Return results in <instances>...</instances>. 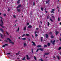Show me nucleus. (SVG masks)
<instances>
[{
	"label": "nucleus",
	"instance_id": "nucleus-1",
	"mask_svg": "<svg viewBox=\"0 0 61 61\" xmlns=\"http://www.w3.org/2000/svg\"><path fill=\"white\" fill-rule=\"evenodd\" d=\"M22 7V5H21L20 4V5H19L18 6H17L16 8H20V7Z\"/></svg>",
	"mask_w": 61,
	"mask_h": 61
},
{
	"label": "nucleus",
	"instance_id": "nucleus-2",
	"mask_svg": "<svg viewBox=\"0 0 61 61\" xmlns=\"http://www.w3.org/2000/svg\"><path fill=\"white\" fill-rule=\"evenodd\" d=\"M56 41L55 40H54V41L53 42V41H51V43H52V44L53 45H55V42Z\"/></svg>",
	"mask_w": 61,
	"mask_h": 61
},
{
	"label": "nucleus",
	"instance_id": "nucleus-3",
	"mask_svg": "<svg viewBox=\"0 0 61 61\" xmlns=\"http://www.w3.org/2000/svg\"><path fill=\"white\" fill-rule=\"evenodd\" d=\"M0 18H1V22L2 24H4V23L3 22V20H2V19H3V18L1 17H0Z\"/></svg>",
	"mask_w": 61,
	"mask_h": 61
},
{
	"label": "nucleus",
	"instance_id": "nucleus-4",
	"mask_svg": "<svg viewBox=\"0 0 61 61\" xmlns=\"http://www.w3.org/2000/svg\"><path fill=\"white\" fill-rule=\"evenodd\" d=\"M26 56L27 60H29V59H30V58H29L28 57V55H26Z\"/></svg>",
	"mask_w": 61,
	"mask_h": 61
},
{
	"label": "nucleus",
	"instance_id": "nucleus-5",
	"mask_svg": "<svg viewBox=\"0 0 61 61\" xmlns=\"http://www.w3.org/2000/svg\"><path fill=\"white\" fill-rule=\"evenodd\" d=\"M32 26H31V25H29L28 26V28H32Z\"/></svg>",
	"mask_w": 61,
	"mask_h": 61
},
{
	"label": "nucleus",
	"instance_id": "nucleus-6",
	"mask_svg": "<svg viewBox=\"0 0 61 61\" xmlns=\"http://www.w3.org/2000/svg\"><path fill=\"white\" fill-rule=\"evenodd\" d=\"M46 38H48V35H47V34H46Z\"/></svg>",
	"mask_w": 61,
	"mask_h": 61
},
{
	"label": "nucleus",
	"instance_id": "nucleus-7",
	"mask_svg": "<svg viewBox=\"0 0 61 61\" xmlns=\"http://www.w3.org/2000/svg\"><path fill=\"white\" fill-rule=\"evenodd\" d=\"M31 43H33V45L34 46H36V44H35V42H34V41H32L31 42Z\"/></svg>",
	"mask_w": 61,
	"mask_h": 61
},
{
	"label": "nucleus",
	"instance_id": "nucleus-8",
	"mask_svg": "<svg viewBox=\"0 0 61 61\" xmlns=\"http://www.w3.org/2000/svg\"><path fill=\"white\" fill-rule=\"evenodd\" d=\"M0 30L2 32V33H4V30L3 29H2V28H1L0 29Z\"/></svg>",
	"mask_w": 61,
	"mask_h": 61
},
{
	"label": "nucleus",
	"instance_id": "nucleus-9",
	"mask_svg": "<svg viewBox=\"0 0 61 61\" xmlns=\"http://www.w3.org/2000/svg\"><path fill=\"white\" fill-rule=\"evenodd\" d=\"M17 10V12H19L20 11V9H18Z\"/></svg>",
	"mask_w": 61,
	"mask_h": 61
},
{
	"label": "nucleus",
	"instance_id": "nucleus-10",
	"mask_svg": "<svg viewBox=\"0 0 61 61\" xmlns=\"http://www.w3.org/2000/svg\"><path fill=\"white\" fill-rule=\"evenodd\" d=\"M41 46L40 45H39L37 46V47H41Z\"/></svg>",
	"mask_w": 61,
	"mask_h": 61
},
{
	"label": "nucleus",
	"instance_id": "nucleus-11",
	"mask_svg": "<svg viewBox=\"0 0 61 61\" xmlns=\"http://www.w3.org/2000/svg\"><path fill=\"white\" fill-rule=\"evenodd\" d=\"M48 46H50V43H48L47 44Z\"/></svg>",
	"mask_w": 61,
	"mask_h": 61
},
{
	"label": "nucleus",
	"instance_id": "nucleus-12",
	"mask_svg": "<svg viewBox=\"0 0 61 61\" xmlns=\"http://www.w3.org/2000/svg\"><path fill=\"white\" fill-rule=\"evenodd\" d=\"M7 40H8L9 41H11V40H10V39H9V38H8L7 39Z\"/></svg>",
	"mask_w": 61,
	"mask_h": 61
},
{
	"label": "nucleus",
	"instance_id": "nucleus-13",
	"mask_svg": "<svg viewBox=\"0 0 61 61\" xmlns=\"http://www.w3.org/2000/svg\"><path fill=\"white\" fill-rule=\"evenodd\" d=\"M45 55H49V53H45Z\"/></svg>",
	"mask_w": 61,
	"mask_h": 61
},
{
	"label": "nucleus",
	"instance_id": "nucleus-14",
	"mask_svg": "<svg viewBox=\"0 0 61 61\" xmlns=\"http://www.w3.org/2000/svg\"><path fill=\"white\" fill-rule=\"evenodd\" d=\"M49 0H48V1H46V4H48L49 3Z\"/></svg>",
	"mask_w": 61,
	"mask_h": 61
},
{
	"label": "nucleus",
	"instance_id": "nucleus-15",
	"mask_svg": "<svg viewBox=\"0 0 61 61\" xmlns=\"http://www.w3.org/2000/svg\"><path fill=\"white\" fill-rule=\"evenodd\" d=\"M55 37V36L53 35H52L51 36V38H54Z\"/></svg>",
	"mask_w": 61,
	"mask_h": 61
},
{
	"label": "nucleus",
	"instance_id": "nucleus-16",
	"mask_svg": "<svg viewBox=\"0 0 61 61\" xmlns=\"http://www.w3.org/2000/svg\"><path fill=\"white\" fill-rule=\"evenodd\" d=\"M59 32L58 31H56V35H57Z\"/></svg>",
	"mask_w": 61,
	"mask_h": 61
},
{
	"label": "nucleus",
	"instance_id": "nucleus-17",
	"mask_svg": "<svg viewBox=\"0 0 61 61\" xmlns=\"http://www.w3.org/2000/svg\"><path fill=\"white\" fill-rule=\"evenodd\" d=\"M24 46H27V44L26 43H24Z\"/></svg>",
	"mask_w": 61,
	"mask_h": 61
},
{
	"label": "nucleus",
	"instance_id": "nucleus-18",
	"mask_svg": "<svg viewBox=\"0 0 61 61\" xmlns=\"http://www.w3.org/2000/svg\"><path fill=\"white\" fill-rule=\"evenodd\" d=\"M41 42H43V37H41Z\"/></svg>",
	"mask_w": 61,
	"mask_h": 61
},
{
	"label": "nucleus",
	"instance_id": "nucleus-19",
	"mask_svg": "<svg viewBox=\"0 0 61 61\" xmlns=\"http://www.w3.org/2000/svg\"><path fill=\"white\" fill-rule=\"evenodd\" d=\"M39 50H41L42 51H43V49H42L41 48H40L39 49Z\"/></svg>",
	"mask_w": 61,
	"mask_h": 61
},
{
	"label": "nucleus",
	"instance_id": "nucleus-20",
	"mask_svg": "<svg viewBox=\"0 0 61 61\" xmlns=\"http://www.w3.org/2000/svg\"><path fill=\"white\" fill-rule=\"evenodd\" d=\"M22 40H26V38H22Z\"/></svg>",
	"mask_w": 61,
	"mask_h": 61
},
{
	"label": "nucleus",
	"instance_id": "nucleus-21",
	"mask_svg": "<svg viewBox=\"0 0 61 61\" xmlns=\"http://www.w3.org/2000/svg\"><path fill=\"white\" fill-rule=\"evenodd\" d=\"M20 0H18L17 2V3L18 4H19L20 3Z\"/></svg>",
	"mask_w": 61,
	"mask_h": 61
},
{
	"label": "nucleus",
	"instance_id": "nucleus-22",
	"mask_svg": "<svg viewBox=\"0 0 61 61\" xmlns=\"http://www.w3.org/2000/svg\"><path fill=\"white\" fill-rule=\"evenodd\" d=\"M34 58L35 60H36V57L35 56H34Z\"/></svg>",
	"mask_w": 61,
	"mask_h": 61
},
{
	"label": "nucleus",
	"instance_id": "nucleus-23",
	"mask_svg": "<svg viewBox=\"0 0 61 61\" xmlns=\"http://www.w3.org/2000/svg\"><path fill=\"white\" fill-rule=\"evenodd\" d=\"M56 56L58 59H60V58L59 57V56Z\"/></svg>",
	"mask_w": 61,
	"mask_h": 61
},
{
	"label": "nucleus",
	"instance_id": "nucleus-24",
	"mask_svg": "<svg viewBox=\"0 0 61 61\" xmlns=\"http://www.w3.org/2000/svg\"><path fill=\"white\" fill-rule=\"evenodd\" d=\"M35 36H36V37L37 36H38V35L37 34H35Z\"/></svg>",
	"mask_w": 61,
	"mask_h": 61
},
{
	"label": "nucleus",
	"instance_id": "nucleus-25",
	"mask_svg": "<svg viewBox=\"0 0 61 61\" xmlns=\"http://www.w3.org/2000/svg\"><path fill=\"white\" fill-rule=\"evenodd\" d=\"M0 36H1V38H3V35H2V34H0Z\"/></svg>",
	"mask_w": 61,
	"mask_h": 61
},
{
	"label": "nucleus",
	"instance_id": "nucleus-26",
	"mask_svg": "<svg viewBox=\"0 0 61 61\" xmlns=\"http://www.w3.org/2000/svg\"><path fill=\"white\" fill-rule=\"evenodd\" d=\"M61 49V47H59L58 49V50H60Z\"/></svg>",
	"mask_w": 61,
	"mask_h": 61
},
{
	"label": "nucleus",
	"instance_id": "nucleus-27",
	"mask_svg": "<svg viewBox=\"0 0 61 61\" xmlns=\"http://www.w3.org/2000/svg\"><path fill=\"white\" fill-rule=\"evenodd\" d=\"M5 45H3L2 46V47H5Z\"/></svg>",
	"mask_w": 61,
	"mask_h": 61
},
{
	"label": "nucleus",
	"instance_id": "nucleus-28",
	"mask_svg": "<svg viewBox=\"0 0 61 61\" xmlns=\"http://www.w3.org/2000/svg\"><path fill=\"white\" fill-rule=\"evenodd\" d=\"M3 24H1L0 25L1 26V27L3 26Z\"/></svg>",
	"mask_w": 61,
	"mask_h": 61
},
{
	"label": "nucleus",
	"instance_id": "nucleus-29",
	"mask_svg": "<svg viewBox=\"0 0 61 61\" xmlns=\"http://www.w3.org/2000/svg\"><path fill=\"white\" fill-rule=\"evenodd\" d=\"M25 57H24V58L22 59V60H25Z\"/></svg>",
	"mask_w": 61,
	"mask_h": 61
},
{
	"label": "nucleus",
	"instance_id": "nucleus-30",
	"mask_svg": "<svg viewBox=\"0 0 61 61\" xmlns=\"http://www.w3.org/2000/svg\"><path fill=\"white\" fill-rule=\"evenodd\" d=\"M44 47H47V46L46 45H44Z\"/></svg>",
	"mask_w": 61,
	"mask_h": 61
},
{
	"label": "nucleus",
	"instance_id": "nucleus-31",
	"mask_svg": "<svg viewBox=\"0 0 61 61\" xmlns=\"http://www.w3.org/2000/svg\"><path fill=\"white\" fill-rule=\"evenodd\" d=\"M47 23H48L47 25L48 26H49V25H50V23H49V22H48Z\"/></svg>",
	"mask_w": 61,
	"mask_h": 61
},
{
	"label": "nucleus",
	"instance_id": "nucleus-32",
	"mask_svg": "<svg viewBox=\"0 0 61 61\" xmlns=\"http://www.w3.org/2000/svg\"><path fill=\"white\" fill-rule=\"evenodd\" d=\"M10 43H11V44H14V42L12 41L10 42Z\"/></svg>",
	"mask_w": 61,
	"mask_h": 61
},
{
	"label": "nucleus",
	"instance_id": "nucleus-33",
	"mask_svg": "<svg viewBox=\"0 0 61 61\" xmlns=\"http://www.w3.org/2000/svg\"><path fill=\"white\" fill-rule=\"evenodd\" d=\"M19 27H18L17 30V32H19Z\"/></svg>",
	"mask_w": 61,
	"mask_h": 61
},
{
	"label": "nucleus",
	"instance_id": "nucleus-34",
	"mask_svg": "<svg viewBox=\"0 0 61 61\" xmlns=\"http://www.w3.org/2000/svg\"><path fill=\"white\" fill-rule=\"evenodd\" d=\"M41 11H43L44 9H43V8L41 7Z\"/></svg>",
	"mask_w": 61,
	"mask_h": 61
},
{
	"label": "nucleus",
	"instance_id": "nucleus-35",
	"mask_svg": "<svg viewBox=\"0 0 61 61\" xmlns=\"http://www.w3.org/2000/svg\"><path fill=\"white\" fill-rule=\"evenodd\" d=\"M50 20L51 21V22H53V20H52V19H50Z\"/></svg>",
	"mask_w": 61,
	"mask_h": 61
},
{
	"label": "nucleus",
	"instance_id": "nucleus-36",
	"mask_svg": "<svg viewBox=\"0 0 61 61\" xmlns=\"http://www.w3.org/2000/svg\"><path fill=\"white\" fill-rule=\"evenodd\" d=\"M58 21H60V18L59 17L58 18Z\"/></svg>",
	"mask_w": 61,
	"mask_h": 61
},
{
	"label": "nucleus",
	"instance_id": "nucleus-37",
	"mask_svg": "<svg viewBox=\"0 0 61 61\" xmlns=\"http://www.w3.org/2000/svg\"><path fill=\"white\" fill-rule=\"evenodd\" d=\"M26 36H29V34H26Z\"/></svg>",
	"mask_w": 61,
	"mask_h": 61
},
{
	"label": "nucleus",
	"instance_id": "nucleus-38",
	"mask_svg": "<svg viewBox=\"0 0 61 61\" xmlns=\"http://www.w3.org/2000/svg\"><path fill=\"white\" fill-rule=\"evenodd\" d=\"M24 30H26V28L25 27L24 28Z\"/></svg>",
	"mask_w": 61,
	"mask_h": 61
},
{
	"label": "nucleus",
	"instance_id": "nucleus-39",
	"mask_svg": "<svg viewBox=\"0 0 61 61\" xmlns=\"http://www.w3.org/2000/svg\"><path fill=\"white\" fill-rule=\"evenodd\" d=\"M5 46H8V44H5Z\"/></svg>",
	"mask_w": 61,
	"mask_h": 61
},
{
	"label": "nucleus",
	"instance_id": "nucleus-40",
	"mask_svg": "<svg viewBox=\"0 0 61 61\" xmlns=\"http://www.w3.org/2000/svg\"><path fill=\"white\" fill-rule=\"evenodd\" d=\"M19 52H18V53H16V55H19Z\"/></svg>",
	"mask_w": 61,
	"mask_h": 61
},
{
	"label": "nucleus",
	"instance_id": "nucleus-41",
	"mask_svg": "<svg viewBox=\"0 0 61 61\" xmlns=\"http://www.w3.org/2000/svg\"><path fill=\"white\" fill-rule=\"evenodd\" d=\"M31 51L32 53H34V51H33V49H32Z\"/></svg>",
	"mask_w": 61,
	"mask_h": 61
},
{
	"label": "nucleus",
	"instance_id": "nucleus-42",
	"mask_svg": "<svg viewBox=\"0 0 61 61\" xmlns=\"http://www.w3.org/2000/svg\"><path fill=\"white\" fill-rule=\"evenodd\" d=\"M39 50V49H38L37 50V51H36V52H38V51Z\"/></svg>",
	"mask_w": 61,
	"mask_h": 61
},
{
	"label": "nucleus",
	"instance_id": "nucleus-43",
	"mask_svg": "<svg viewBox=\"0 0 61 61\" xmlns=\"http://www.w3.org/2000/svg\"><path fill=\"white\" fill-rule=\"evenodd\" d=\"M25 36V34H23V35L22 36V37H23V36Z\"/></svg>",
	"mask_w": 61,
	"mask_h": 61
},
{
	"label": "nucleus",
	"instance_id": "nucleus-44",
	"mask_svg": "<svg viewBox=\"0 0 61 61\" xmlns=\"http://www.w3.org/2000/svg\"><path fill=\"white\" fill-rule=\"evenodd\" d=\"M59 40L60 41H61V37H60Z\"/></svg>",
	"mask_w": 61,
	"mask_h": 61
},
{
	"label": "nucleus",
	"instance_id": "nucleus-45",
	"mask_svg": "<svg viewBox=\"0 0 61 61\" xmlns=\"http://www.w3.org/2000/svg\"><path fill=\"white\" fill-rule=\"evenodd\" d=\"M33 5H35V2H33Z\"/></svg>",
	"mask_w": 61,
	"mask_h": 61
},
{
	"label": "nucleus",
	"instance_id": "nucleus-46",
	"mask_svg": "<svg viewBox=\"0 0 61 61\" xmlns=\"http://www.w3.org/2000/svg\"><path fill=\"white\" fill-rule=\"evenodd\" d=\"M40 60L41 61H43V59H40Z\"/></svg>",
	"mask_w": 61,
	"mask_h": 61
},
{
	"label": "nucleus",
	"instance_id": "nucleus-47",
	"mask_svg": "<svg viewBox=\"0 0 61 61\" xmlns=\"http://www.w3.org/2000/svg\"><path fill=\"white\" fill-rule=\"evenodd\" d=\"M6 34L7 35H9V34H8L7 32H6Z\"/></svg>",
	"mask_w": 61,
	"mask_h": 61
},
{
	"label": "nucleus",
	"instance_id": "nucleus-48",
	"mask_svg": "<svg viewBox=\"0 0 61 61\" xmlns=\"http://www.w3.org/2000/svg\"><path fill=\"white\" fill-rule=\"evenodd\" d=\"M37 33V32H35V34H36Z\"/></svg>",
	"mask_w": 61,
	"mask_h": 61
},
{
	"label": "nucleus",
	"instance_id": "nucleus-49",
	"mask_svg": "<svg viewBox=\"0 0 61 61\" xmlns=\"http://www.w3.org/2000/svg\"><path fill=\"white\" fill-rule=\"evenodd\" d=\"M5 42H8V41H7V40H5Z\"/></svg>",
	"mask_w": 61,
	"mask_h": 61
},
{
	"label": "nucleus",
	"instance_id": "nucleus-50",
	"mask_svg": "<svg viewBox=\"0 0 61 61\" xmlns=\"http://www.w3.org/2000/svg\"><path fill=\"white\" fill-rule=\"evenodd\" d=\"M2 28H5V26H2Z\"/></svg>",
	"mask_w": 61,
	"mask_h": 61
},
{
	"label": "nucleus",
	"instance_id": "nucleus-51",
	"mask_svg": "<svg viewBox=\"0 0 61 61\" xmlns=\"http://www.w3.org/2000/svg\"><path fill=\"white\" fill-rule=\"evenodd\" d=\"M3 15L4 16H6V14H4Z\"/></svg>",
	"mask_w": 61,
	"mask_h": 61
},
{
	"label": "nucleus",
	"instance_id": "nucleus-52",
	"mask_svg": "<svg viewBox=\"0 0 61 61\" xmlns=\"http://www.w3.org/2000/svg\"><path fill=\"white\" fill-rule=\"evenodd\" d=\"M39 29V28H36V30H38Z\"/></svg>",
	"mask_w": 61,
	"mask_h": 61
},
{
	"label": "nucleus",
	"instance_id": "nucleus-53",
	"mask_svg": "<svg viewBox=\"0 0 61 61\" xmlns=\"http://www.w3.org/2000/svg\"><path fill=\"white\" fill-rule=\"evenodd\" d=\"M7 55H10V53H7Z\"/></svg>",
	"mask_w": 61,
	"mask_h": 61
},
{
	"label": "nucleus",
	"instance_id": "nucleus-54",
	"mask_svg": "<svg viewBox=\"0 0 61 61\" xmlns=\"http://www.w3.org/2000/svg\"><path fill=\"white\" fill-rule=\"evenodd\" d=\"M10 9H9L7 11H8V12H9V11H10Z\"/></svg>",
	"mask_w": 61,
	"mask_h": 61
},
{
	"label": "nucleus",
	"instance_id": "nucleus-55",
	"mask_svg": "<svg viewBox=\"0 0 61 61\" xmlns=\"http://www.w3.org/2000/svg\"><path fill=\"white\" fill-rule=\"evenodd\" d=\"M49 34H50V35H51V34H52V32H50Z\"/></svg>",
	"mask_w": 61,
	"mask_h": 61
},
{
	"label": "nucleus",
	"instance_id": "nucleus-56",
	"mask_svg": "<svg viewBox=\"0 0 61 61\" xmlns=\"http://www.w3.org/2000/svg\"><path fill=\"white\" fill-rule=\"evenodd\" d=\"M52 16L53 18H55V17H54V16Z\"/></svg>",
	"mask_w": 61,
	"mask_h": 61
},
{
	"label": "nucleus",
	"instance_id": "nucleus-57",
	"mask_svg": "<svg viewBox=\"0 0 61 61\" xmlns=\"http://www.w3.org/2000/svg\"><path fill=\"white\" fill-rule=\"evenodd\" d=\"M13 17H14V18H15V15H13Z\"/></svg>",
	"mask_w": 61,
	"mask_h": 61
},
{
	"label": "nucleus",
	"instance_id": "nucleus-58",
	"mask_svg": "<svg viewBox=\"0 0 61 61\" xmlns=\"http://www.w3.org/2000/svg\"><path fill=\"white\" fill-rule=\"evenodd\" d=\"M27 25H29V24L28 23H27Z\"/></svg>",
	"mask_w": 61,
	"mask_h": 61
},
{
	"label": "nucleus",
	"instance_id": "nucleus-59",
	"mask_svg": "<svg viewBox=\"0 0 61 61\" xmlns=\"http://www.w3.org/2000/svg\"><path fill=\"white\" fill-rule=\"evenodd\" d=\"M53 10H51V13H53Z\"/></svg>",
	"mask_w": 61,
	"mask_h": 61
},
{
	"label": "nucleus",
	"instance_id": "nucleus-60",
	"mask_svg": "<svg viewBox=\"0 0 61 61\" xmlns=\"http://www.w3.org/2000/svg\"><path fill=\"white\" fill-rule=\"evenodd\" d=\"M52 11H55V9H52Z\"/></svg>",
	"mask_w": 61,
	"mask_h": 61
},
{
	"label": "nucleus",
	"instance_id": "nucleus-61",
	"mask_svg": "<svg viewBox=\"0 0 61 61\" xmlns=\"http://www.w3.org/2000/svg\"><path fill=\"white\" fill-rule=\"evenodd\" d=\"M49 18V17H47V19H48Z\"/></svg>",
	"mask_w": 61,
	"mask_h": 61
},
{
	"label": "nucleus",
	"instance_id": "nucleus-62",
	"mask_svg": "<svg viewBox=\"0 0 61 61\" xmlns=\"http://www.w3.org/2000/svg\"><path fill=\"white\" fill-rule=\"evenodd\" d=\"M32 36L33 38H34V36H33V35H32Z\"/></svg>",
	"mask_w": 61,
	"mask_h": 61
},
{
	"label": "nucleus",
	"instance_id": "nucleus-63",
	"mask_svg": "<svg viewBox=\"0 0 61 61\" xmlns=\"http://www.w3.org/2000/svg\"><path fill=\"white\" fill-rule=\"evenodd\" d=\"M45 12L46 13H47V11H46V10H45Z\"/></svg>",
	"mask_w": 61,
	"mask_h": 61
},
{
	"label": "nucleus",
	"instance_id": "nucleus-64",
	"mask_svg": "<svg viewBox=\"0 0 61 61\" xmlns=\"http://www.w3.org/2000/svg\"><path fill=\"white\" fill-rule=\"evenodd\" d=\"M28 41H30V39H28Z\"/></svg>",
	"mask_w": 61,
	"mask_h": 61
}]
</instances>
